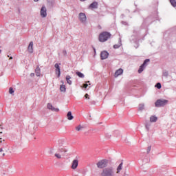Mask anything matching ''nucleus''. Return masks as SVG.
<instances>
[{
  "mask_svg": "<svg viewBox=\"0 0 176 176\" xmlns=\"http://www.w3.org/2000/svg\"><path fill=\"white\" fill-rule=\"evenodd\" d=\"M109 56V54L107 51H103L100 54V58H102V60H105L108 58Z\"/></svg>",
  "mask_w": 176,
  "mask_h": 176,
  "instance_id": "7",
  "label": "nucleus"
},
{
  "mask_svg": "<svg viewBox=\"0 0 176 176\" xmlns=\"http://www.w3.org/2000/svg\"><path fill=\"white\" fill-rule=\"evenodd\" d=\"M9 93L10 94H13V93H14V90H13V88L10 87L9 89Z\"/></svg>",
  "mask_w": 176,
  "mask_h": 176,
  "instance_id": "27",
  "label": "nucleus"
},
{
  "mask_svg": "<svg viewBox=\"0 0 176 176\" xmlns=\"http://www.w3.org/2000/svg\"><path fill=\"white\" fill-rule=\"evenodd\" d=\"M76 74L79 78H85V75L82 72H77Z\"/></svg>",
  "mask_w": 176,
  "mask_h": 176,
  "instance_id": "22",
  "label": "nucleus"
},
{
  "mask_svg": "<svg viewBox=\"0 0 176 176\" xmlns=\"http://www.w3.org/2000/svg\"><path fill=\"white\" fill-rule=\"evenodd\" d=\"M79 20L81 21V23H86V14L83 12H81L79 14Z\"/></svg>",
  "mask_w": 176,
  "mask_h": 176,
  "instance_id": "6",
  "label": "nucleus"
},
{
  "mask_svg": "<svg viewBox=\"0 0 176 176\" xmlns=\"http://www.w3.org/2000/svg\"><path fill=\"white\" fill-rule=\"evenodd\" d=\"M36 75L37 76H41V68H39V66H37L35 69Z\"/></svg>",
  "mask_w": 176,
  "mask_h": 176,
  "instance_id": "17",
  "label": "nucleus"
},
{
  "mask_svg": "<svg viewBox=\"0 0 176 176\" xmlns=\"http://www.w3.org/2000/svg\"><path fill=\"white\" fill-rule=\"evenodd\" d=\"M89 85L88 84H83L82 87H84V89H87Z\"/></svg>",
  "mask_w": 176,
  "mask_h": 176,
  "instance_id": "28",
  "label": "nucleus"
},
{
  "mask_svg": "<svg viewBox=\"0 0 176 176\" xmlns=\"http://www.w3.org/2000/svg\"><path fill=\"white\" fill-rule=\"evenodd\" d=\"M30 75H31V76H34V74H31Z\"/></svg>",
  "mask_w": 176,
  "mask_h": 176,
  "instance_id": "33",
  "label": "nucleus"
},
{
  "mask_svg": "<svg viewBox=\"0 0 176 176\" xmlns=\"http://www.w3.org/2000/svg\"><path fill=\"white\" fill-rule=\"evenodd\" d=\"M169 1L172 6H173V8H176V1L175 0H169Z\"/></svg>",
  "mask_w": 176,
  "mask_h": 176,
  "instance_id": "23",
  "label": "nucleus"
},
{
  "mask_svg": "<svg viewBox=\"0 0 176 176\" xmlns=\"http://www.w3.org/2000/svg\"><path fill=\"white\" fill-rule=\"evenodd\" d=\"M122 74H123V70L122 69H118L114 74L115 78H118V76H119V75H122Z\"/></svg>",
  "mask_w": 176,
  "mask_h": 176,
  "instance_id": "13",
  "label": "nucleus"
},
{
  "mask_svg": "<svg viewBox=\"0 0 176 176\" xmlns=\"http://www.w3.org/2000/svg\"><path fill=\"white\" fill-rule=\"evenodd\" d=\"M98 6V3L97 2H93L89 6V9H97V6Z\"/></svg>",
  "mask_w": 176,
  "mask_h": 176,
  "instance_id": "15",
  "label": "nucleus"
},
{
  "mask_svg": "<svg viewBox=\"0 0 176 176\" xmlns=\"http://www.w3.org/2000/svg\"><path fill=\"white\" fill-rule=\"evenodd\" d=\"M96 166L98 168H105L108 166V161L107 160H102L96 164Z\"/></svg>",
  "mask_w": 176,
  "mask_h": 176,
  "instance_id": "4",
  "label": "nucleus"
},
{
  "mask_svg": "<svg viewBox=\"0 0 176 176\" xmlns=\"http://www.w3.org/2000/svg\"><path fill=\"white\" fill-rule=\"evenodd\" d=\"M113 47H114V49H118V47H119L118 46V45H115L113 46Z\"/></svg>",
  "mask_w": 176,
  "mask_h": 176,
  "instance_id": "30",
  "label": "nucleus"
},
{
  "mask_svg": "<svg viewBox=\"0 0 176 176\" xmlns=\"http://www.w3.org/2000/svg\"><path fill=\"white\" fill-rule=\"evenodd\" d=\"M12 58H13L12 57H10V60H12Z\"/></svg>",
  "mask_w": 176,
  "mask_h": 176,
  "instance_id": "35",
  "label": "nucleus"
},
{
  "mask_svg": "<svg viewBox=\"0 0 176 176\" xmlns=\"http://www.w3.org/2000/svg\"><path fill=\"white\" fill-rule=\"evenodd\" d=\"M155 87H157V89H162V84H160V82H157L155 85Z\"/></svg>",
  "mask_w": 176,
  "mask_h": 176,
  "instance_id": "26",
  "label": "nucleus"
},
{
  "mask_svg": "<svg viewBox=\"0 0 176 176\" xmlns=\"http://www.w3.org/2000/svg\"><path fill=\"white\" fill-rule=\"evenodd\" d=\"M111 38V33L107 32H102L99 34V42H107Z\"/></svg>",
  "mask_w": 176,
  "mask_h": 176,
  "instance_id": "2",
  "label": "nucleus"
},
{
  "mask_svg": "<svg viewBox=\"0 0 176 176\" xmlns=\"http://www.w3.org/2000/svg\"><path fill=\"white\" fill-rule=\"evenodd\" d=\"M86 83H90V81H87Z\"/></svg>",
  "mask_w": 176,
  "mask_h": 176,
  "instance_id": "34",
  "label": "nucleus"
},
{
  "mask_svg": "<svg viewBox=\"0 0 176 176\" xmlns=\"http://www.w3.org/2000/svg\"><path fill=\"white\" fill-rule=\"evenodd\" d=\"M3 150L2 148H0V152H2Z\"/></svg>",
  "mask_w": 176,
  "mask_h": 176,
  "instance_id": "31",
  "label": "nucleus"
},
{
  "mask_svg": "<svg viewBox=\"0 0 176 176\" xmlns=\"http://www.w3.org/2000/svg\"><path fill=\"white\" fill-rule=\"evenodd\" d=\"M157 117L155 116H152L150 118V122H157Z\"/></svg>",
  "mask_w": 176,
  "mask_h": 176,
  "instance_id": "20",
  "label": "nucleus"
},
{
  "mask_svg": "<svg viewBox=\"0 0 176 176\" xmlns=\"http://www.w3.org/2000/svg\"><path fill=\"white\" fill-rule=\"evenodd\" d=\"M66 81L68 85H72V81L71 80V76H66Z\"/></svg>",
  "mask_w": 176,
  "mask_h": 176,
  "instance_id": "19",
  "label": "nucleus"
},
{
  "mask_svg": "<svg viewBox=\"0 0 176 176\" xmlns=\"http://www.w3.org/2000/svg\"><path fill=\"white\" fill-rule=\"evenodd\" d=\"M168 103V100L164 99H159L155 102V107H164L166 104Z\"/></svg>",
  "mask_w": 176,
  "mask_h": 176,
  "instance_id": "3",
  "label": "nucleus"
},
{
  "mask_svg": "<svg viewBox=\"0 0 176 176\" xmlns=\"http://www.w3.org/2000/svg\"><path fill=\"white\" fill-rule=\"evenodd\" d=\"M47 109H50L51 111H53V112H58V111H60V109L53 107V104L50 103L47 104Z\"/></svg>",
  "mask_w": 176,
  "mask_h": 176,
  "instance_id": "9",
  "label": "nucleus"
},
{
  "mask_svg": "<svg viewBox=\"0 0 176 176\" xmlns=\"http://www.w3.org/2000/svg\"><path fill=\"white\" fill-rule=\"evenodd\" d=\"M85 98H87L88 100H90V98L89 97V94H86L85 95Z\"/></svg>",
  "mask_w": 176,
  "mask_h": 176,
  "instance_id": "29",
  "label": "nucleus"
},
{
  "mask_svg": "<svg viewBox=\"0 0 176 176\" xmlns=\"http://www.w3.org/2000/svg\"><path fill=\"white\" fill-rule=\"evenodd\" d=\"M56 72L58 74V78H60V75H61V71L60 70V65L58 63L55 64Z\"/></svg>",
  "mask_w": 176,
  "mask_h": 176,
  "instance_id": "12",
  "label": "nucleus"
},
{
  "mask_svg": "<svg viewBox=\"0 0 176 176\" xmlns=\"http://www.w3.org/2000/svg\"><path fill=\"white\" fill-rule=\"evenodd\" d=\"M81 1H86V0H81Z\"/></svg>",
  "mask_w": 176,
  "mask_h": 176,
  "instance_id": "39",
  "label": "nucleus"
},
{
  "mask_svg": "<svg viewBox=\"0 0 176 176\" xmlns=\"http://www.w3.org/2000/svg\"><path fill=\"white\" fill-rule=\"evenodd\" d=\"M67 116L68 120H72V119H74V116H72V113L71 111H69L67 113Z\"/></svg>",
  "mask_w": 176,
  "mask_h": 176,
  "instance_id": "18",
  "label": "nucleus"
},
{
  "mask_svg": "<svg viewBox=\"0 0 176 176\" xmlns=\"http://www.w3.org/2000/svg\"><path fill=\"white\" fill-rule=\"evenodd\" d=\"M144 107V104H139V111H143Z\"/></svg>",
  "mask_w": 176,
  "mask_h": 176,
  "instance_id": "25",
  "label": "nucleus"
},
{
  "mask_svg": "<svg viewBox=\"0 0 176 176\" xmlns=\"http://www.w3.org/2000/svg\"><path fill=\"white\" fill-rule=\"evenodd\" d=\"M148 151H151V147L148 148Z\"/></svg>",
  "mask_w": 176,
  "mask_h": 176,
  "instance_id": "36",
  "label": "nucleus"
},
{
  "mask_svg": "<svg viewBox=\"0 0 176 176\" xmlns=\"http://www.w3.org/2000/svg\"><path fill=\"white\" fill-rule=\"evenodd\" d=\"M78 164H79L78 160H74L72 165V170H76L78 168Z\"/></svg>",
  "mask_w": 176,
  "mask_h": 176,
  "instance_id": "10",
  "label": "nucleus"
},
{
  "mask_svg": "<svg viewBox=\"0 0 176 176\" xmlns=\"http://www.w3.org/2000/svg\"><path fill=\"white\" fill-rule=\"evenodd\" d=\"M1 50H0V53H1Z\"/></svg>",
  "mask_w": 176,
  "mask_h": 176,
  "instance_id": "40",
  "label": "nucleus"
},
{
  "mask_svg": "<svg viewBox=\"0 0 176 176\" xmlns=\"http://www.w3.org/2000/svg\"><path fill=\"white\" fill-rule=\"evenodd\" d=\"M76 131H82V130H83V126L78 125L77 126H76Z\"/></svg>",
  "mask_w": 176,
  "mask_h": 176,
  "instance_id": "21",
  "label": "nucleus"
},
{
  "mask_svg": "<svg viewBox=\"0 0 176 176\" xmlns=\"http://www.w3.org/2000/svg\"><path fill=\"white\" fill-rule=\"evenodd\" d=\"M3 156H5V153L3 154Z\"/></svg>",
  "mask_w": 176,
  "mask_h": 176,
  "instance_id": "37",
  "label": "nucleus"
},
{
  "mask_svg": "<svg viewBox=\"0 0 176 176\" xmlns=\"http://www.w3.org/2000/svg\"><path fill=\"white\" fill-rule=\"evenodd\" d=\"M28 50L29 53H34V43L32 41L30 43Z\"/></svg>",
  "mask_w": 176,
  "mask_h": 176,
  "instance_id": "11",
  "label": "nucleus"
},
{
  "mask_svg": "<svg viewBox=\"0 0 176 176\" xmlns=\"http://www.w3.org/2000/svg\"><path fill=\"white\" fill-rule=\"evenodd\" d=\"M101 176H115V168L110 166L107 168H104L101 173Z\"/></svg>",
  "mask_w": 176,
  "mask_h": 176,
  "instance_id": "1",
  "label": "nucleus"
},
{
  "mask_svg": "<svg viewBox=\"0 0 176 176\" xmlns=\"http://www.w3.org/2000/svg\"><path fill=\"white\" fill-rule=\"evenodd\" d=\"M64 152H67V151H66V150H65V151H64Z\"/></svg>",
  "mask_w": 176,
  "mask_h": 176,
  "instance_id": "38",
  "label": "nucleus"
},
{
  "mask_svg": "<svg viewBox=\"0 0 176 176\" xmlns=\"http://www.w3.org/2000/svg\"><path fill=\"white\" fill-rule=\"evenodd\" d=\"M62 85H60V91H63V93H65L67 91V88H65V85H64V82L62 81Z\"/></svg>",
  "mask_w": 176,
  "mask_h": 176,
  "instance_id": "16",
  "label": "nucleus"
},
{
  "mask_svg": "<svg viewBox=\"0 0 176 176\" xmlns=\"http://www.w3.org/2000/svg\"><path fill=\"white\" fill-rule=\"evenodd\" d=\"M41 17H46L47 16L46 7L43 6L41 10Z\"/></svg>",
  "mask_w": 176,
  "mask_h": 176,
  "instance_id": "8",
  "label": "nucleus"
},
{
  "mask_svg": "<svg viewBox=\"0 0 176 176\" xmlns=\"http://www.w3.org/2000/svg\"><path fill=\"white\" fill-rule=\"evenodd\" d=\"M122 168H123V162H121L117 168L116 174H119V173L122 171Z\"/></svg>",
  "mask_w": 176,
  "mask_h": 176,
  "instance_id": "14",
  "label": "nucleus"
},
{
  "mask_svg": "<svg viewBox=\"0 0 176 176\" xmlns=\"http://www.w3.org/2000/svg\"><path fill=\"white\" fill-rule=\"evenodd\" d=\"M55 157H56V159H61L62 155H61V154H60V153H55Z\"/></svg>",
  "mask_w": 176,
  "mask_h": 176,
  "instance_id": "24",
  "label": "nucleus"
},
{
  "mask_svg": "<svg viewBox=\"0 0 176 176\" xmlns=\"http://www.w3.org/2000/svg\"><path fill=\"white\" fill-rule=\"evenodd\" d=\"M34 2H38V1H39V0H34Z\"/></svg>",
  "mask_w": 176,
  "mask_h": 176,
  "instance_id": "32",
  "label": "nucleus"
},
{
  "mask_svg": "<svg viewBox=\"0 0 176 176\" xmlns=\"http://www.w3.org/2000/svg\"><path fill=\"white\" fill-rule=\"evenodd\" d=\"M147 63H149V59H146L144 60V62L143 63V64L140 67L139 70H138L139 74H141L144 71L145 67H146Z\"/></svg>",
  "mask_w": 176,
  "mask_h": 176,
  "instance_id": "5",
  "label": "nucleus"
}]
</instances>
